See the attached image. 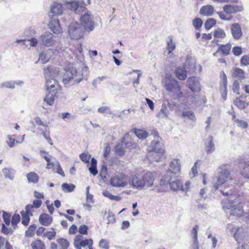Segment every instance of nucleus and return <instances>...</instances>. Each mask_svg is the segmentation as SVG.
Instances as JSON below:
<instances>
[{"label": "nucleus", "instance_id": "5fc2aeb1", "mask_svg": "<svg viewBox=\"0 0 249 249\" xmlns=\"http://www.w3.org/2000/svg\"><path fill=\"white\" fill-rule=\"evenodd\" d=\"M3 219L6 225H9L10 223L11 214L6 212L2 213Z\"/></svg>", "mask_w": 249, "mask_h": 249}, {"label": "nucleus", "instance_id": "58836bf2", "mask_svg": "<svg viewBox=\"0 0 249 249\" xmlns=\"http://www.w3.org/2000/svg\"><path fill=\"white\" fill-rule=\"evenodd\" d=\"M42 201L39 199H35L33 201V204H28L26 206H29L30 210L33 213L34 212V209H37L40 207L42 205Z\"/></svg>", "mask_w": 249, "mask_h": 249}, {"label": "nucleus", "instance_id": "4d7b16f0", "mask_svg": "<svg viewBox=\"0 0 249 249\" xmlns=\"http://www.w3.org/2000/svg\"><path fill=\"white\" fill-rule=\"evenodd\" d=\"M80 158L82 161L85 163H89L91 156L87 153H82L80 155Z\"/></svg>", "mask_w": 249, "mask_h": 249}, {"label": "nucleus", "instance_id": "393cba45", "mask_svg": "<svg viewBox=\"0 0 249 249\" xmlns=\"http://www.w3.org/2000/svg\"><path fill=\"white\" fill-rule=\"evenodd\" d=\"M51 12L53 13V16H58L61 15L63 12L62 5L54 2L52 7Z\"/></svg>", "mask_w": 249, "mask_h": 249}, {"label": "nucleus", "instance_id": "20e7f679", "mask_svg": "<svg viewBox=\"0 0 249 249\" xmlns=\"http://www.w3.org/2000/svg\"><path fill=\"white\" fill-rule=\"evenodd\" d=\"M152 149L148 152L147 158L149 160L152 162H159L164 158L165 155V150L163 144H161L159 142L152 141L151 142Z\"/></svg>", "mask_w": 249, "mask_h": 249}, {"label": "nucleus", "instance_id": "39448f33", "mask_svg": "<svg viewBox=\"0 0 249 249\" xmlns=\"http://www.w3.org/2000/svg\"><path fill=\"white\" fill-rule=\"evenodd\" d=\"M218 174L216 177V181L213 185L214 189H218L219 186L222 185L229 179H232L231 176V168L229 165H222L218 169Z\"/></svg>", "mask_w": 249, "mask_h": 249}, {"label": "nucleus", "instance_id": "4468645a", "mask_svg": "<svg viewBox=\"0 0 249 249\" xmlns=\"http://www.w3.org/2000/svg\"><path fill=\"white\" fill-rule=\"evenodd\" d=\"M29 206L25 207V210L20 212L21 216V223L25 226H27L30 222V217L33 216V213L30 210Z\"/></svg>", "mask_w": 249, "mask_h": 249}, {"label": "nucleus", "instance_id": "f03ea898", "mask_svg": "<svg viewBox=\"0 0 249 249\" xmlns=\"http://www.w3.org/2000/svg\"><path fill=\"white\" fill-rule=\"evenodd\" d=\"M155 179V173L150 171L136 173L132 176L130 180L132 186L137 189L152 187Z\"/></svg>", "mask_w": 249, "mask_h": 249}, {"label": "nucleus", "instance_id": "864d4df0", "mask_svg": "<svg viewBox=\"0 0 249 249\" xmlns=\"http://www.w3.org/2000/svg\"><path fill=\"white\" fill-rule=\"evenodd\" d=\"M193 24L196 29H200L202 25V20L199 18H196L193 21Z\"/></svg>", "mask_w": 249, "mask_h": 249}, {"label": "nucleus", "instance_id": "338daca9", "mask_svg": "<svg viewBox=\"0 0 249 249\" xmlns=\"http://www.w3.org/2000/svg\"><path fill=\"white\" fill-rule=\"evenodd\" d=\"M241 64L244 66L249 65V56L244 55L241 58Z\"/></svg>", "mask_w": 249, "mask_h": 249}, {"label": "nucleus", "instance_id": "0e129e2a", "mask_svg": "<svg viewBox=\"0 0 249 249\" xmlns=\"http://www.w3.org/2000/svg\"><path fill=\"white\" fill-rule=\"evenodd\" d=\"M182 115L184 117H187L189 119L194 120L195 119V116L193 112L190 111H184L182 113Z\"/></svg>", "mask_w": 249, "mask_h": 249}, {"label": "nucleus", "instance_id": "a211bd4d", "mask_svg": "<svg viewBox=\"0 0 249 249\" xmlns=\"http://www.w3.org/2000/svg\"><path fill=\"white\" fill-rule=\"evenodd\" d=\"M7 138L6 142L10 147H13L16 144L21 142L24 139L23 137L19 138L17 135H8Z\"/></svg>", "mask_w": 249, "mask_h": 249}, {"label": "nucleus", "instance_id": "4c0bfd02", "mask_svg": "<svg viewBox=\"0 0 249 249\" xmlns=\"http://www.w3.org/2000/svg\"><path fill=\"white\" fill-rule=\"evenodd\" d=\"M198 229V227L196 225L193 228V229H192V232H191L193 239L194 245V247L196 248V249H198V242H197V234Z\"/></svg>", "mask_w": 249, "mask_h": 249}, {"label": "nucleus", "instance_id": "aec40b11", "mask_svg": "<svg viewBox=\"0 0 249 249\" xmlns=\"http://www.w3.org/2000/svg\"><path fill=\"white\" fill-rule=\"evenodd\" d=\"M240 172L244 178H249V160H245L243 163H241Z\"/></svg>", "mask_w": 249, "mask_h": 249}, {"label": "nucleus", "instance_id": "423d86ee", "mask_svg": "<svg viewBox=\"0 0 249 249\" xmlns=\"http://www.w3.org/2000/svg\"><path fill=\"white\" fill-rule=\"evenodd\" d=\"M82 78V76L78 72L75 68L70 67L65 70L62 82L65 85L69 84H75L79 83Z\"/></svg>", "mask_w": 249, "mask_h": 249}, {"label": "nucleus", "instance_id": "9d476101", "mask_svg": "<svg viewBox=\"0 0 249 249\" xmlns=\"http://www.w3.org/2000/svg\"><path fill=\"white\" fill-rule=\"evenodd\" d=\"M68 33L71 39H79L83 37L84 31L77 22H72L69 26Z\"/></svg>", "mask_w": 249, "mask_h": 249}, {"label": "nucleus", "instance_id": "4be33fe9", "mask_svg": "<svg viewBox=\"0 0 249 249\" xmlns=\"http://www.w3.org/2000/svg\"><path fill=\"white\" fill-rule=\"evenodd\" d=\"M231 31L235 39H239L242 36V33L240 26L237 23H233L231 25Z\"/></svg>", "mask_w": 249, "mask_h": 249}, {"label": "nucleus", "instance_id": "a19ab883", "mask_svg": "<svg viewBox=\"0 0 249 249\" xmlns=\"http://www.w3.org/2000/svg\"><path fill=\"white\" fill-rule=\"evenodd\" d=\"M56 235V232L54 228L52 229V231H48L44 233L42 236L46 237L49 240H52L55 238Z\"/></svg>", "mask_w": 249, "mask_h": 249}, {"label": "nucleus", "instance_id": "ddd939ff", "mask_svg": "<svg viewBox=\"0 0 249 249\" xmlns=\"http://www.w3.org/2000/svg\"><path fill=\"white\" fill-rule=\"evenodd\" d=\"M170 185L171 190L175 191H187L190 188V183L188 181L185 183V187H183L182 183L178 179H176L172 182L169 181L168 185Z\"/></svg>", "mask_w": 249, "mask_h": 249}, {"label": "nucleus", "instance_id": "c756f323", "mask_svg": "<svg viewBox=\"0 0 249 249\" xmlns=\"http://www.w3.org/2000/svg\"><path fill=\"white\" fill-rule=\"evenodd\" d=\"M123 142H124L122 141L121 142L118 143L114 148L116 154L120 157L124 156L125 152Z\"/></svg>", "mask_w": 249, "mask_h": 249}, {"label": "nucleus", "instance_id": "7ed1b4c3", "mask_svg": "<svg viewBox=\"0 0 249 249\" xmlns=\"http://www.w3.org/2000/svg\"><path fill=\"white\" fill-rule=\"evenodd\" d=\"M46 89L48 91L44 101L49 106H52L56 98L62 92V88L57 80L53 78H48L46 80Z\"/></svg>", "mask_w": 249, "mask_h": 249}, {"label": "nucleus", "instance_id": "5701e85b", "mask_svg": "<svg viewBox=\"0 0 249 249\" xmlns=\"http://www.w3.org/2000/svg\"><path fill=\"white\" fill-rule=\"evenodd\" d=\"M243 10L242 6L232 5H226L223 7V10L228 14H232L241 11Z\"/></svg>", "mask_w": 249, "mask_h": 249}, {"label": "nucleus", "instance_id": "bf43d9fd", "mask_svg": "<svg viewBox=\"0 0 249 249\" xmlns=\"http://www.w3.org/2000/svg\"><path fill=\"white\" fill-rule=\"evenodd\" d=\"M1 232L6 235L12 234L13 232V230L11 228H8L5 226L4 224L2 225Z\"/></svg>", "mask_w": 249, "mask_h": 249}, {"label": "nucleus", "instance_id": "6ab92c4d", "mask_svg": "<svg viewBox=\"0 0 249 249\" xmlns=\"http://www.w3.org/2000/svg\"><path fill=\"white\" fill-rule=\"evenodd\" d=\"M39 223L44 226H49L53 222V217L47 213L41 214L39 217Z\"/></svg>", "mask_w": 249, "mask_h": 249}, {"label": "nucleus", "instance_id": "0eeeda50", "mask_svg": "<svg viewBox=\"0 0 249 249\" xmlns=\"http://www.w3.org/2000/svg\"><path fill=\"white\" fill-rule=\"evenodd\" d=\"M224 209L231 210L230 215L236 216H241L243 215V210L241 203V198L237 197L233 200L230 199L228 200L226 205H224Z\"/></svg>", "mask_w": 249, "mask_h": 249}, {"label": "nucleus", "instance_id": "603ef678", "mask_svg": "<svg viewBox=\"0 0 249 249\" xmlns=\"http://www.w3.org/2000/svg\"><path fill=\"white\" fill-rule=\"evenodd\" d=\"M234 122L237 125L238 127H240L243 129L246 128L248 126V123L246 122L241 120L235 119Z\"/></svg>", "mask_w": 249, "mask_h": 249}, {"label": "nucleus", "instance_id": "f8f14e48", "mask_svg": "<svg viewBox=\"0 0 249 249\" xmlns=\"http://www.w3.org/2000/svg\"><path fill=\"white\" fill-rule=\"evenodd\" d=\"M80 21L85 31L90 32L94 28V21L92 20L90 15L87 13L84 14L81 17Z\"/></svg>", "mask_w": 249, "mask_h": 249}, {"label": "nucleus", "instance_id": "09e8293b", "mask_svg": "<svg viewBox=\"0 0 249 249\" xmlns=\"http://www.w3.org/2000/svg\"><path fill=\"white\" fill-rule=\"evenodd\" d=\"M214 36L215 38H224L226 36V34L223 30L218 28L214 32Z\"/></svg>", "mask_w": 249, "mask_h": 249}, {"label": "nucleus", "instance_id": "dca6fc26", "mask_svg": "<svg viewBox=\"0 0 249 249\" xmlns=\"http://www.w3.org/2000/svg\"><path fill=\"white\" fill-rule=\"evenodd\" d=\"M50 28L54 34H59L62 32V28L60 27L59 21L57 18L52 17L49 22Z\"/></svg>", "mask_w": 249, "mask_h": 249}, {"label": "nucleus", "instance_id": "8fccbe9b", "mask_svg": "<svg viewBox=\"0 0 249 249\" xmlns=\"http://www.w3.org/2000/svg\"><path fill=\"white\" fill-rule=\"evenodd\" d=\"M88 226L83 224L79 226L78 231L80 233L79 234L83 236V235H87L88 234Z\"/></svg>", "mask_w": 249, "mask_h": 249}, {"label": "nucleus", "instance_id": "e2e57ef3", "mask_svg": "<svg viewBox=\"0 0 249 249\" xmlns=\"http://www.w3.org/2000/svg\"><path fill=\"white\" fill-rule=\"evenodd\" d=\"M198 174L197 170V162H196L191 169V172L190 173V175L191 177H195Z\"/></svg>", "mask_w": 249, "mask_h": 249}, {"label": "nucleus", "instance_id": "72a5a7b5", "mask_svg": "<svg viewBox=\"0 0 249 249\" xmlns=\"http://www.w3.org/2000/svg\"><path fill=\"white\" fill-rule=\"evenodd\" d=\"M133 132L139 139H145L147 137L148 135V132L143 129L134 128Z\"/></svg>", "mask_w": 249, "mask_h": 249}, {"label": "nucleus", "instance_id": "2f4dec72", "mask_svg": "<svg viewBox=\"0 0 249 249\" xmlns=\"http://www.w3.org/2000/svg\"><path fill=\"white\" fill-rule=\"evenodd\" d=\"M27 178L29 183H36L39 180V176L35 172H31L26 175Z\"/></svg>", "mask_w": 249, "mask_h": 249}, {"label": "nucleus", "instance_id": "f3484780", "mask_svg": "<svg viewBox=\"0 0 249 249\" xmlns=\"http://www.w3.org/2000/svg\"><path fill=\"white\" fill-rule=\"evenodd\" d=\"M188 84L189 88L194 92H199L201 89L200 84L195 77H191L188 78Z\"/></svg>", "mask_w": 249, "mask_h": 249}, {"label": "nucleus", "instance_id": "680f3d73", "mask_svg": "<svg viewBox=\"0 0 249 249\" xmlns=\"http://www.w3.org/2000/svg\"><path fill=\"white\" fill-rule=\"evenodd\" d=\"M107 175V168L106 166H103L100 171V176L103 179H105L106 178Z\"/></svg>", "mask_w": 249, "mask_h": 249}, {"label": "nucleus", "instance_id": "6e6d98bb", "mask_svg": "<svg viewBox=\"0 0 249 249\" xmlns=\"http://www.w3.org/2000/svg\"><path fill=\"white\" fill-rule=\"evenodd\" d=\"M99 246L100 248L104 249H109V246L108 242L106 239H102L99 243Z\"/></svg>", "mask_w": 249, "mask_h": 249}, {"label": "nucleus", "instance_id": "7c9ffc66", "mask_svg": "<svg viewBox=\"0 0 249 249\" xmlns=\"http://www.w3.org/2000/svg\"><path fill=\"white\" fill-rule=\"evenodd\" d=\"M227 84H228V81H227V76H226V74L223 72V73L222 81L221 83H220V85H221V89L223 90L224 91V93H222V96L224 99H226V97L227 94Z\"/></svg>", "mask_w": 249, "mask_h": 249}, {"label": "nucleus", "instance_id": "c03bdc74", "mask_svg": "<svg viewBox=\"0 0 249 249\" xmlns=\"http://www.w3.org/2000/svg\"><path fill=\"white\" fill-rule=\"evenodd\" d=\"M75 186L73 184L64 183L62 185V188L65 192H71L74 191Z\"/></svg>", "mask_w": 249, "mask_h": 249}, {"label": "nucleus", "instance_id": "412c9836", "mask_svg": "<svg viewBox=\"0 0 249 249\" xmlns=\"http://www.w3.org/2000/svg\"><path fill=\"white\" fill-rule=\"evenodd\" d=\"M53 35L50 33H47L41 36L42 44L46 46H51L53 43Z\"/></svg>", "mask_w": 249, "mask_h": 249}, {"label": "nucleus", "instance_id": "2eb2a0df", "mask_svg": "<svg viewBox=\"0 0 249 249\" xmlns=\"http://www.w3.org/2000/svg\"><path fill=\"white\" fill-rule=\"evenodd\" d=\"M165 87L169 91H174L176 93L179 92L180 94L182 93L180 92V87L178 85V82L175 79L167 81L165 83Z\"/></svg>", "mask_w": 249, "mask_h": 249}, {"label": "nucleus", "instance_id": "bb28decb", "mask_svg": "<svg viewBox=\"0 0 249 249\" xmlns=\"http://www.w3.org/2000/svg\"><path fill=\"white\" fill-rule=\"evenodd\" d=\"M217 45L219 46L218 48V52H220L222 55H227L229 54L231 47V44L228 43L225 45L218 44Z\"/></svg>", "mask_w": 249, "mask_h": 249}, {"label": "nucleus", "instance_id": "a878e982", "mask_svg": "<svg viewBox=\"0 0 249 249\" xmlns=\"http://www.w3.org/2000/svg\"><path fill=\"white\" fill-rule=\"evenodd\" d=\"M205 150L208 153H211L214 150V145L213 142V137L209 136L205 142Z\"/></svg>", "mask_w": 249, "mask_h": 249}, {"label": "nucleus", "instance_id": "cd10ccee", "mask_svg": "<svg viewBox=\"0 0 249 249\" xmlns=\"http://www.w3.org/2000/svg\"><path fill=\"white\" fill-rule=\"evenodd\" d=\"M31 246L32 249H46L44 243L40 239H36L33 241Z\"/></svg>", "mask_w": 249, "mask_h": 249}, {"label": "nucleus", "instance_id": "de8ad7c7", "mask_svg": "<svg viewBox=\"0 0 249 249\" xmlns=\"http://www.w3.org/2000/svg\"><path fill=\"white\" fill-rule=\"evenodd\" d=\"M216 24V20L213 18H210L207 19L205 23V28L207 30H209L211 29L213 26L215 25Z\"/></svg>", "mask_w": 249, "mask_h": 249}, {"label": "nucleus", "instance_id": "6e6552de", "mask_svg": "<svg viewBox=\"0 0 249 249\" xmlns=\"http://www.w3.org/2000/svg\"><path fill=\"white\" fill-rule=\"evenodd\" d=\"M227 231L231 234H233L235 240L238 243H240L247 235V232L245 229L235 226L231 224H228Z\"/></svg>", "mask_w": 249, "mask_h": 249}, {"label": "nucleus", "instance_id": "13d9d810", "mask_svg": "<svg viewBox=\"0 0 249 249\" xmlns=\"http://www.w3.org/2000/svg\"><path fill=\"white\" fill-rule=\"evenodd\" d=\"M239 88H240L239 83L238 80L235 79L234 81L233 85H232V90L234 93H237V94H239Z\"/></svg>", "mask_w": 249, "mask_h": 249}, {"label": "nucleus", "instance_id": "b1692460", "mask_svg": "<svg viewBox=\"0 0 249 249\" xmlns=\"http://www.w3.org/2000/svg\"><path fill=\"white\" fill-rule=\"evenodd\" d=\"M232 77L242 82L245 78V72L241 69L234 68L233 69V71L232 72Z\"/></svg>", "mask_w": 249, "mask_h": 249}, {"label": "nucleus", "instance_id": "a18cd8bd", "mask_svg": "<svg viewBox=\"0 0 249 249\" xmlns=\"http://www.w3.org/2000/svg\"><path fill=\"white\" fill-rule=\"evenodd\" d=\"M169 40L167 42V50L168 51V53H171L176 48V45L173 42L172 37L171 36L169 37Z\"/></svg>", "mask_w": 249, "mask_h": 249}, {"label": "nucleus", "instance_id": "ea45409f", "mask_svg": "<svg viewBox=\"0 0 249 249\" xmlns=\"http://www.w3.org/2000/svg\"><path fill=\"white\" fill-rule=\"evenodd\" d=\"M20 220V216L19 214L15 213L11 218V224L14 229L18 228V224Z\"/></svg>", "mask_w": 249, "mask_h": 249}, {"label": "nucleus", "instance_id": "9b49d317", "mask_svg": "<svg viewBox=\"0 0 249 249\" xmlns=\"http://www.w3.org/2000/svg\"><path fill=\"white\" fill-rule=\"evenodd\" d=\"M127 176L123 172L118 173L110 178V184L116 187H123L127 184Z\"/></svg>", "mask_w": 249, "mask_h": 249}, {"label": "nucleus", "instance_id": "774afa93", "mask_svg": "<svg viewBox=\"0 0 249 249\" xmlns=\"http://www.w3.org/2000/svg\"><path fill=\"white\" fill-rule=\"evenodd\" d=\"M232 52L235 56H239L242 53V48L240 47H235L232 49Z\"/></svg>", "mask_w": 249, "mask_h": 249}, {"label": "nucleus", "instance_id": "1a4fd4ad", "mask_svg": "<svg viewBox=\"0 0 249 249\" xmlns=\"http://www.w3.org/2000/svg\"><path fill=\"white\" fill-rule=\"evenodd\" d=\"M73 245L76 249H89L93 246V241L91 238H86L82 235H76L73 240Z\"/></svg>", "mask_w": 249, "mask_h": 249}, {"label": "nucleus", "instance_id": "052dcab7", "mask_svg": "<svg viewBox=\"0 0 249 249\" xmlns=\"http://www.w3.org/2000/svg\"><path fill=\"white\" fill-rule=\"evenodd\" d=\"M26 41H30V45L31 46H35L37 43V40L36 38H32L30 39L29 40H17V42L18 43L20 42H25Z\"/></svg>", "mask_w": 249, "mask_h": 249}, {"label": "nucleus", "instance_id": "f257e3e1", "mask_svg": "<svg viewBox=\"0 0 249 249\" xmlns=\"http://www.w3.org/2000/svg\"><path fill=\"white\" fill-rule=\"evenodd\" d=\"M181 165L178 159H173L170 163L169 168L166 173L162 177L159 184L156 186L155 189L158 192H165L168 188L169 181L171 180L172 175L180 173Z\"/></svg>", "mask_w": 249, "mask_h": 249}, {"label": "nucleus", "instance_id": "c85d7f7f", "mask_svg": "<svg viewBox=\"0 0 249 249\" xmlns=\"http://www.w3.org/2000/svg\"><path fill=\"white\" fill-rule=\"evenodd\" d=\"M175 75L178 79L184 80L187 77V71L184 68H178L175 72Z\"/></svg>", "mask_w": 249, "mask_h": 249}, {"label": "nucleus", "instance_id": "37998d69", "mask_svg": "<svg viewBox=\"0 0 249 249\" xmlns=\"http://www.w3.org/2000/svg\"><path fill=\"white\" fill-rule=\"evenodd\" d=\"M213 13V7L210 5L203 6V16H211Z\"/></svg>", "mask_w": 249, "mask_h": 249}, {"label": "nucleus", "instance_id": "e433bc0d", "mask_svg": "<svg viewBox=\"0 0 249 249\" xmlns=\"http://www.w3.org/2000/svg\"><path fill=\"white\" fill-rule=\"evenodd\" d=\"M90 173L93 176H95L98 173L97 169V161L94 158L91 159V165L89 168Z\"/></svg>", "mask_w": 249, "mask_h": 249}, {"label": "nucleus", "instance_id": "473e14b6", "mask_svg": "<svg viewBox=\"0 0 249 249\" xmlns=\"http://www.w3.org/2000/svg\"><path fill=\"white\" fill-rule=\"evenodd\" d=\"M56 242L58 244L60 249H68L70 246L69 242L65 238H58L56 240Z\"/></svg>", "mask_w": 249, "mask_h": 249}, {"label": "nucleus", "instance_id": "3c124183", "mask_svg": "<svg viewBox=\"0 0 249 249\" xmlns=\"http://www.w3.org/2000/svg\"><path fill=\"white\" fill-rule=\"evenodd\" d=\"M36 229L35 225H31L29 226L28 230L26 231V236L28 237H32L34 235L35 231Z\"/></svg>", "mask_w": 249, "mask_h": 249}, {"label": "nucleus", "instance_id": "69168bd1", "mask_svg": "<svg viewBox=\"0 0 249 249\" xmlns=\"http://www.w3.org/2000/svg\"><path fill=\"white\" fill-rule=\"evenodd\" d=\"M39 60L43 64L47 63L49 60V58L44 53H42L39 55Z\"/></svg>", "mask_w": 249, "mask_h": 249}, {"label": "nucleus", "instance_id": "49530a36", "mask_svg": "<svg viewBox=\"0 0 249 249\" xmlns=\"http://www.w3.org/2000/svg\"><path fill=\"white\" fill-rule=\"evenodd\" d=\"M103 195L107 197H108L110 200H114L116 201H119L121 200V197L117 196H114L109 193V191L106 190L103 192Z\"/></svg>", "mask_w": 249, "mask_h": 249}, {"label": "nucleus", "instance_id": "c9c22d12", "mask_svg": "<svg viewBox=\"0 0 249 249\" xmlns=\"http://www.w3.org/2000/svg\"><path fill=\"white\" fill-rule=\"evenodd\" d=\"M73 54L78 56L79 55H82L83 49L81 43H77L74 45L71 49Z\"/></svg>", "mask_w": 249, "mask_h": 249}, {"label": "nucleus", "instance_id": "f704fd0d", "mask_svg": "<svg viewBox=\"0 0 249 249\" xmlns=\"http://www.w3.org/2000/svg\"><path fill=\"white\" fill-rule=\"evenodd\" d=\"M2 173L6 178L13 179L14 177L15 171L10 168H4L2 169Z\"/></svg>", "mask_w": 249, "mask_h": 249}, {"label": "nucleus", "instance_id": "79ce46f5", "mask_svg": "<svg viewBox=\"0 0 249 249\" xmlns=\"http://www.w3.org/2000/svg\"><path fill=\"white\" fill-rule=\"evenodd\" d=\"M234 103L235 105L236 106L240 109H244L249 105L248 103L242 101L237 98H236Z\"/></svg>", "mask_w": 249, "mask_h": 249}]
</instances>
